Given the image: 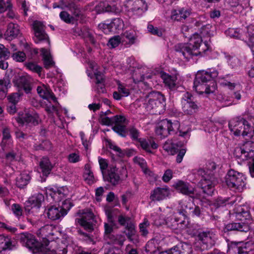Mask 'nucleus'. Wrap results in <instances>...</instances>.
<instances>
[{
	"mask_svg": "<svg viewBox=\"0 0 254 254\" xmlns=\"http://www.w3.org/2000/svg\"><path fill=\"white\" fill-rule=\"evenodd\" d=\"M202 42L201 37L197 34H194L191 37L189 43H180L176 46V51L179 56H183L189 60L193 56H197L203 53H205L210 47L208 43L204 42V47L201 49Z\"/></svg>",
	"mask_w": 254,
	"mask_h": 254,
	"instance_id": "1",
	"label": "nucleus"
},
{
	"mask_svg": "<svg viewBox=\"0 0 254 254\" xmlns=\"http://www.w3.org/2000/svg\"><path fill=\"white\" fill-rule=\"evenodd\" d=\"M218 74V71L214 69L213 71L209 69L197 72L193 82V88L196 92L199 94L213 93L216 89V84L213 79Z\"/></svg>",
	"mask_w": 254,
	"mask_h": 254,
	"instance_id": "2",
	"label": "nucleus"
},
{
	"mask_svg": "<svg viewBox=\"0 0 254 254\" xmlns=\"http://www.w3.org/2000/svg\"><path fill=\"white\" fill-rule=\"evenodd\" d=\"M216 168V165L214 162H209L206 164V170L199 169L197 171L198 175L201 177L199 185L203 191L208 195H212L214 187L217 183V181L212 173Z\"/></svg>",
	"mask_w": 254,
	"mask_h": 254,
	"instance_id": "3",
	"label": "nucleus"
},
{
	"mask_svg": "<svg viewBox=\"0 0 254 254\" xmlns=\"http://www.w3.org/2000/svg\"><path fill=\"white\" fill-rule=\"evenodd\" d=\"M229 127L236 136L242 135L249 138L254 134V129L251 124L243 116H238L229 122Z\"/></svg>",
	"mask_w": 254,
	"mask_h": 254,
	"instance_id": "4",
	"label": "nucleus"
},
{
	"mask_svg": "<svg viewBox=\"0 0 254 254\" xmlns=\"http://www.w3.org/2000/svg\"><path fill=\"white\" fill-rule=\"evenodd\" d=\"M236 217L241 222L237 223H230L225 225L224 231L229 232L237 231L242 232H247L250 230V226L247 223L243 221L248 220L250 218V213L248 211L243 210L241 206L238 207L236 211Z\"/></svg>",
	"mask_w": 254,
	"mask_h": 254,
	"instance_id": "5",
	"label": "nucleus"
},
{
	"mask_svg": "<svg viewBox=\"0 0 254 254\" xmlns=\"http://www.w3.org/2000/svg\"><path fill=\"white\" fill-rule=\"evenodd\" d=\"M227 186L235 191L241 192L246 188V178L242 174L234 170H229L225 176Z\"/></svg>",
	"mask_w": 254,
	"mask_h": 254,
	"instance_id": "6",
	"label": "nucleus"
},
{
	"mask_svg": "<svg viewBox=\"0 0 254 254\" xmlns=\"http://www.w3.org/2000/svg\"><path fill=\"white\" fill-rule=\"evenodd\" d=\"M165 98L160 92L151 94L144 106L146 110L152 114H160L165 106Z\"/></svg>",
	"mask_w": 254,
	"mask_h": 254,
	"instance_id": "7",
	"label": "nucleus"
},
{
	"mask_svg": "<svg viewBox=\"0 0 254 254\" xmlns=\"http://www.w3.org/2000/svg\"><path fill=\"white\" fill-rule=\"evenodd\" d=\"M180 127V123L177 121L172 122L171 120L164 119L157 125L155 133L157 136L161 139L167 137L169 135L174 134Z\"/></svg>",
	"mask_w": 254,
	"mask_h": 254,
	"instance_id": "8",
	"label": "nucleus"
},
{
	"mask_svg": "<svg viewBox=\"0 0 254 254\" xmlns=\"http://www.w3.org/2000/svg\"><path fill=\"white\" fill-rule=\"evenodd\" d=\"M126 121L123 116H114L111 118L106 116H101L100 122L102 125L110 126L114 125L112 127L113 130L122 137L126 136V127L124 125Z\"/></svg>",
	"mask_w": 254,
	"mask_h": 254,
	"instance_id": "9",
	"label": "nucleus"
},
{
	"mask_svg": "<svg viewBox=\"0 0 254 254\" xmlns=\"http://www.w3.org/2000/svg\"><path fill=\"white\" fill-rule=\"evenodd\" d=\"M37 91L40 96L46 99L49 104H46L45 110L49 114L58 112L57 105L59 103L54 94L45 86H38Z\"/></svg>",
	"mask_w": 254,
	"mask_h": 254,
	"instance_id": "10",
	"label": "nucleus"
},
{
	"mask_svg": "<svg viewBox=\"0 0 254 254\" xmlns=\"http://www.w3.org/2000/svg\"><path fill=\"white\" fill-rule=\"evenodd\" d=\"M197 238L202 250L212 248L217 239L215 232L212 230L209 229L199 231Z\"/></svg>",
	"mask_w": 254,
	"mask_h": 254,
	"instance_id": "11",
	"label": "nucleus"
},
{
	"mask_svg": "<svg viewBox=\"0 0 254 254\" xmlns=\"http://www.w3.org/2000/svg\"><path fill=\"white\" fill-rule=\"evenodd\" d=\"M79 216L75 220L76 223L83 227L85 230L92 231L95 224V216L91 210L86 209L80 210L77 213Z\"/></svg>",
	"mask_w": 254,
	"mask_h": 254,
	"instance_id": "12",
	"label": "nucleus"
},
{
	"mask_svg": "<svg viewBox=\"0 0 254 254\" xmlns=\"http://www.w3.org/2000/svg\"><path fill=\"white\" fill-rule=\"evenodd\" d=\"M19 241L21 244L32 251L33 253L42 252L44 246L37 241L35 237L29 233H21L19 236Z\"/></svg>",
	"mask_w": 254,
	"mask_h": 254,
	"instance_id": "13",
	"label": "nucleus"
},
{
	"mask_svg": "<svg viewBox=\"0 0 254 254\" xmlns=\"http://www.w3.org/2000/svg\"><path fill=\"white\" fill-rule=\"evenodd\" d=\"M181 103L183 111L185 114L192 115L196 113L199 109L198 104L194 101V98L188 92L183 94Z\"/></svg>",
	"mask_w": 254,
	"mask_h": 254,
	"instance_id": "14",
	"label": "nucleus"
},
{
	"mask_svg": "<svg viewBox=\"0 0 254 254\" xmlns=\"http://www.w3.org/2000/svg\"><path fill=\"white\" fill-rule=\"evenodd\" d=\"M34 30V40L36 44L46 43L50 47V42L48 35L45 32V26L43 24L39 21H35L33 23Z\"/></svg>",
	"mask_w": 254,
	"mask_h": 254,
	"instance_id": "15",
	"label": "nucleus"
},
{
	"mask_svg": "<svg viewBox=\"0 0 254 254\" xmlns=\"http://www.w3.org/2000/svg\"><path fill=\"white\" fill-rule=\"evenodd\" d=\"M15 119L16 122L21 125L26 124L36 126L40 121L39 116L36 112L30 111H25L22 114L19 113L18 116Z\"/></svg>",
	"mask_w": 254,
	"mask_h": 254,
	"instance_id": "16",
	"label": "nucleus"
},
{
	"mask_svg": "<svg viewBox=\"0 0 254 254\" xmlns=\"http://www.w3.org/2000/svg\"><path fill=\"white\" fill-rule=\"evenodd\" d=\"M126 6L135 14L140 15L147 10V5L144 0H127Z\"/></svg>",
	"mask_w": 254,
	"mask_h": 254,
	"instance_id": "17",
	"label": "nucleus"
},
{
	"mask_svg": "<svg viewBox=\"0 0 254 254\" xmlns=\"http://www.w3.org/2000/svg\"><path fill=\"white\" fill-rule=\"evenodd\" d=\"M94 10L98 13L102 12H110L115 14L119 13L121 9L115 2L111 1H101L97 4Z\"/></svg>",
	"mask_w": 254,
	"mask_h": 254,
	"instance_id": "18",
	"label": "nucleus"
},
{
	"mask_svg": "<svg viewBox=\"0 0 254 254\" xmlns=\"http://www.w3.org/2000/svg\"><path fill=\"white\" fill-rule=\"evenodd\" d=\"M67 212L64 208L52 206L47 209V214L48 217L52 220H56L64 217Z\"/></svg>",
	"mask_w": 254,
	"mask_h": 254,
	"instance_id": "19",
	"label": "nucleus"
},
{
	"mask_svg": "<svg viewBox=\"0 0 254 254\" xmlns=\"http://www.w3.org/2000/svg\"><path fill=\"white\" fill-rule=\"evenodd\" d=\"M173 187L177 191L184 194L190 195L194 193V188L188 182L178 181L174 184Z\"/></svg>",
	"mask_w": 254,
	"mask_h": 254,
	"instance_id": "20",
	"label": "nucleus"
},
{
	"mask_svg": "<svg viewBox=\"0 0 254 254\" xmlns=\"http://www.w3.org/2000/svg\"><path fill=\"white\" fill-rule=\"evenodd\" d=\"M170 194V190L168 188L158 187L151 193L150 198L152 201H160L164 199Z\"/></svg>",
	"mask_w": 254,
	"mask_h": 254,
	"instance_id": "21",
	"label": "nucleus"
},
{
	"mask_svg": "<svg viewBox=\"0 0 254 254\" xmlns=\"http://www.w3.org/2000/svg\"><path fill=\"white\" fill-rule=\"evenodd\" d=\"M124 232L130 242L135 244L139 243V236L136 233L135 224L133 222L128 223L125 227Z\"/></svg>",
	"mask_w": 254,
	"mask_h": 254,
	"instance_id": "22",
	"label": "nucleus"
},
{
	"mask_svg": "<svg viewBox=\"0 0 254 254\" xmlns=\"http://www.w3.org/2000/svg\"><path fill=\"white\" fill-rule=\"evenodd\" d=\"M103 177L106 181L114 186L118 185L121 180L118 169L115 167H111L108 171L107 175L103 174Z\"/></svg>",
	"mask_w": 254,
	"mask_h": 254,
	"instance_id": "23",
	"label": "nucleus"
},
{
	"mask_svg": "<svg viewBox=\"0 0 254 254\" xmlns=\"http://www.w3.org/2000/svg\"><path fill=\"white\" fill-rule=\"evenodd\" d=\"M190 9L185 8H181L172 11L171 19L174 21H182L185 20L190 14Z\"/></svg>",
	"mask_w": 254,
	"mask_h": 254,
	"instance_id": "24",
	"label": "nucleus"
},
{
	"mask_svg": "<svg viewBox=\"0 0 254 254\" xmlns=\"http://www.w3.org/2000/svg\"><path fill=\"white\" fill-rule=\"evenodd\" d=\"M44 200V196L42 193H37L32 195L30 196L27 202L31 206V212H33L32 210L34 208L36 209H39L41 207L42 203Z\"/></svg>",
	"mask_w": 254,
	"mask_h": 254,
	"instance_id": "25",
	"label": "nucleus"
},
{
	"mask_svg": "<svg viewBox=\"0 0 254 254\" xmlns=\"http://www.w3.org/2000/svg\"><path fill=\"white\" fill-rule=\"evenodd\" d=\"M41 55L43 57L44 67L46 68H49L53 66L55 64L53 61L49 49L45 48H42L40 49Z\"/></svg>",
	"mask_w": 254,
	"mask_h": 254,
	"instance_id": "26",
	"label": "nucleus"
},
{
	"mask_svg": "<svg viewBox=\"0 0 254 254\" xmlns=\"http://www.w3.org/2000/svg\"><path fill=\"white\" fill-rule=\"evenodd\" d=\"M19 33V29L17 24L10 23L8 25L5 36L7 40H11L16 38Z\"/></svg>",
	"mask_w": 254,
	"mask_h": 254,
	"instance_id": "27",
	"label": "nucleus"
},
{
	"mask_svg": "<svg viewBox=\"0 0 254 254\" xmlns=\"http://www.w3.org/2000/svg\"><path fill=\"white\" fill-rule=\"evenodd\" d=\"M141 148L147 152L152 153L151 148L157 149L158 145L152 139H145L140 138L138 140Z\"/></svg>",
	"mask_w": 254,
	"mask_h": 254,
	"instance_id": "28",
	"label": "nucleus"
},
{
	"mask_svg": "<svg viewBox=\"0 0 254 254\" xmlns=\"http://www.w3.org/2000/svg\"><path fill=\"white\" fill-rule=\"evenodd\" d=\"M160 76L165 85L170 89H173L175 87L177 80L176 76H171L164 72H161Z\"/></svg>",
	"mask_w": 254,
	"mask_h": 254,
	"instance_id": "29",
	"label": "nucleus"
},
{
	"mask_svg": "<svg viewBox=\"0 0 254 254\" xmlns=\"http://www.w3.org/2000/svg\"><path fill=\"white\" fill-rule=\"evenodd\" d=\"M31 180L29 174L26 172L21 173L16 179V185L19 188L27 186Z\"/></svg>",
	"mask_w": 254,
	"mask_h": 254,
	"instance_id": "30",
	"label": "nucleus"
},
{
	"mask_svg": "<svg viewBox=\"0 0 254 254\" xmlns=\"http://www.w3.org/2000/svg\"><path fill=\"white\" fill-rule=\"evenodd\" d=\"M2 143L10 147L13 144V139L10 134V129L9 127H5L2 129Z\"/></svg>",
	"mask_w": 254,
	"mask_h": 254,
	"instance_id": "31",
	"label": "nucleus"
},
{
	"mask_svg": "<svg viewBox=\"0 0 254 254\" xmlns=\"http://www.w3.org/2000/svg\"><path fill=\"white\" fill-rule=\"evenodd\" d=\"M84 181L89 185H92L95 182L93 173L91 170L90 165L86 164L84 166V172L83 175Z\"/></svg>",
	"mask_w": 254,
	"mask_h": 254,
	"instance_id": "32",
	"label": "nucleus"
},
{
	"mask_svg": "<svg viewBox=\"0 0 254 254\" xmlns=\"http://www.w3.org/2000/svg\"><path fill=\"white\" fill-rule=\"evenodd\" d=\"M39 165L44 175L47 176L50 173L52 166L48 158L43 157L40 161Z\"/></svg>",
	"mask_w": 254,
	"mask_h": 254,
	"instance_id": "33",
	"label": "nucleus"
},
{
	"mask_svg": "<svg viewBox=\"0 0 254 254\" xmlns=\"http://www.w3.org/2000/svg\"><path fill=\"white\" fill-rule=\"evenodd\" d=\"M178 145L172 139H168L163 144V148L165 151L171 155L176 153Z\"/></svg>",
	"mask_w": 254,
	"mask_h": 254,
	"instance_id": "34",
	"label": "nucleus"
},
{
	"mask_svg": "<svg viewBox=\"0 0 254 254\" xmlns=\"http://www.w3.org/2000/svg\"><path fill=\"white\" fill-rule=\"evenodd\" d=\"M242 242H232L228 246V254H242Z\"/></svg>",
	"mask_w": 254,
	"mask_h": 254,
	"instance_id": "35",
	"label": "nucleus"
},
{
	"mask_svg": "<svg viewBox=\"0 0 254 254\" xmlns=\"http://www.w3.org/2000/svg\"><path fill=\"white\" fill-rule=\"evenodd\" d=\"M246 157L251 158L254 156V142L249 141L243 144Z\"/></svg>",
	"mask_w": 254,
	"mask_h": 254,
	"instance_id": "36",
	"label": "nucleus"
},
{
	"mask_svg": "<svg viewBox=\"0 0 254 254\" xmlns=\"http://www.w3.org/2000/svg\"><path fill=\"white\" fill-rule=\"evenodd\" d=\"M237 199L235 196L226 198H219L216 201V204L218 207L224 206L228 204L232 205L236 203Z\"/></svg>",
	"mask_w": 254,
	"mask_h": 254,
	"instance_id": "37",
	"label": "nucleus"
},
{
	"mask_svg": "<svg viewBox=\"0 0 254 254\" xmlns=\"http://www.w3.org/2000/svg\"><path fill=\"white\" fill-rule=\"evenodd\" d=\"M95 65L96 64L93 62L90 63L89 64L90 67L92 69L94 74L95 76L96 80V83L105 82V77L104 74L102 72L97 70L96 69H95Z\"/></svg>",
	"mask_w": 254,
	"mask_h": 254,
	"instance_id": "38",
	"label": "nucleus"
},
{
	"mask_svg": "<svg viewBox=\"0 0 254 254\" xmlns=\"http://www.w3.org/2000/svg\"><path fill=\"white\" fill-rule=\"evenodd\" d=\"M226 2L228 6L233 8L232 10L235 12L241 11L243 9L242 5V0H226Z\"/></svg>",
	"mask_w": 254,
	"mask_h": 254,
	"instance_id": "39",
	"label": "nucleus"
},
{
	"mask_svg": "<svg viewBox=\"0 0 254 254\" xmlns=\"http://www.w3.org/2000/svg\"><path fill=\"white\" fill-rule=\"evenodd\" d=\"M65 191H66V190H65L64 189L61 188L57 191L54 192L52 195L54 201L56 202H58L64 199L66 196Z\"/></svg>",
	"mask_w": 254,
	"mask_h": 254,
	"instance_id": "40",
	"label": "nucleus"
},
{
	"mask_svg": "<svg viewBox=\"0 0 254 254\" xmlns=\"http://www.w3.org/2000/svg\"><path fill=\"white\" fill-rule=\"evenodd\" d=\"M51 246H57L56 248L52 250H51L50 248L48 249L50 251L53 252L55 254H66L67 252L66 248V246L64 244L61 243V244H59L57 245L55 242H53Z\"/></svg>",
	"mask_w": 254,
	"mask_h": 254,
	"instance_id": "41",
	"label": "nucleus"
},
{
	"mask_svg": "<svg viewBox=\"0 0 254 254\" xmlns=\"http://www.w3.org/2000/svg\"><path fill=\"white\" fill-rule=\"evenodd\" d=\"M188 252L185 251L182 245H178L173 248L163 252L161 254H188Z\"/></svg>",
	"mask_w": 254,
	"mask_h": 254,
	"instance_id": "42",
	"label": "nucleus"
},
{
	"mask_svg": "<svg viewBox=\"0 0 254 254\" xmlns=\"http://www.w3.org/2000/svg\"><path fill=\"white\" fill-rule=\"evenodd\" d=\"M53 228L52 226L46 225L39 229V234L41 235V237L43 238H46L50 236H53L54 235L52 232Z\"/></svg>",
	"mask_w": 254,
	"mask_h": 254,
	"instance_id": "43",
	"label": "nucleus"
},
{
	"mask_svg": "<svg viewBox=\"0 0 254 254\" xmlns=\"http://www.w3.org/2000/svg\"><path fill=\"white\" fill-rule=\"evenodd\" d=\"M136 32L132 30L126 31L122 35V39L124 40L125 38H126L128 41L129 44H134L136 39Z\"/></svg>",
	"mask_w": 254,
	"mask_h": 254,
	"instance_id": "44",
	"label": "nucleus"
},
{
	"mask_svg": "<svg viewBox=\"0 0 254 254\" xmlns=\"http://www.w3.org/2000/svg\"><path fill=\"white\" fill-rule=\"evenodd\" d=\"M242 254H254V243L247 242H242Z\"/></svg>",
	"mask_w": 254,
	"mask_h": 254,
	"instance_id": "45",
	"label": "nucleus"
},
{
	"mask_svg": "<svg viewBox=\"0 0 254 254\" xmlns=\"http://www.w3.org/2000/svg\"><path fill=\"white\" fill-rule=\"evenodd\" d=\"M110 24L112 27V30L113 33L116 32L117 30L122 29L124 26L123 21L119 18L114 19Z\"/></svg>",
	"mask_w": 254,
	"mask_h": 254,
	"instance_id": "46",
	"label": "nucleus"
},
{
	"mask_svg": "<svg viewBox=\"0 0 254 254\" xmlns=\"http://www.w3.org/2000/svg\"><path fill=\"white\" fill-rule=\"evenodd\" d=\"M11 243L7 237L0 235V251L10 249Z\"/></svg>",
	"mask_w": 254,
	"mask_h": 254,
	"instance_id": "47",
	"label": "nucleus"
},
{
	"mask_svg": "<svg viewBox=\"0 0 254 254\" xmlns=\"http://www.w3.org/2000/svg\"><path fill=\"white\" fill-rule=\"evenodd\" d=\"M242 32L240 29L229 28L226 31L225 34L230 37L242 39L243 38Z\"/></svg>",
	"mask_w": 254,
	"mask_h": 254,
	"instance_id": "48",
	"label": "nucleus"
},
{
	"mask_svg": "<svg viewBox=\"0 0 254 254\" xmlns=\"http://www.w3.org/2000/svg\"><path fill=\"white\" fill-rule=\"evenodd\" d=\"M134 161L142 168V170L144 173L147 174L149 172V170L147 167L146 162L144 159L136 157L134 158Z\"/></svg>",
	"mask_w": 254,
	"mask_h": 254,
	"instance_id": "49",
	"label": "nucleus"
},
{
	"mask_svg": "<svg viewBox=\"0 0 254 254\" xmlns=\"http://www.w3.org/2000/svg\"><path fill=\"white\" fill-rule=\"evenodd\" d=\"M188 209L190 211L191 210L190 207H189L188 203L186 201H181L179 202V206L178 208V211L179 214L183 216H185L186 213H188Z\"/></svg>",
	"mask_w": 254,
	"mask_h": 254,
	"instance_id": "50",
	"label": "nucleus"
},
{
	"mask_svg": "<svg viewBox=\"0 0 254 254\" xmlns=\"http://www.w3.org/2000/svg\"><path fill=\"white\" fill-rule=\"evenodd\" d=\"M149 222L146 218L144 219L143 222L139 225L140 232L143 236H146L148 233V227L149 226Z\"/></svg>",
	"mask_w": 254,
	"mask_h": 254,
	"instance_id": "51",
	"label": "nucleus"
},
{
	"mask_svg": "<svg viewBox=\"0 0 254 254\" xmlns=\"http://www.w3.org/2000/svg\"><path fill=\"white\" fill-rule=\"evenodd\" d=\"M127 131L129 133V134L133 140H138L140 138L139 137V131L134 127H130L127 129Z\"/></svg>",
	"mask_w": 254,
	"mask_h": 254,
	"instance_id": "52",
	"label": "nucleus"
},
{
	"mask_svg": "<svg viewBox=\"0 0 254 254\" xmlns=\"http://www.w3.org/2000/svg\"><path fill=\"white\" fill-rule=\"evenodd\" d=\"M10 52L3 44H0V59L6 60L10 57Z\"/></svg>",
	"mask_w": 254,
	"mask_h": 254,
	"instance_id": "53",
	"label": "nucleus"
},
{
	"mask_svg": "<svg viewBox=\"0 0 254 254\" xmlns=\"http://www.w3.org/2000/svg\"><path fill=\"white\" fill-rule=\"evenodd\" d=\"M25 66L29 70L39 74L42 71V67L37 65L36 63L33 62L25 64Z\"/></svg>",
	"mask_w": 254,
	"mask_h": 254,
	"instance_id": "54",
	"label": "nucleus"
},
{
	"mask_svg": "<svg viewBox=\"0 0 254 254\" xmlns=\"http://www.w3.org/2000/svg\"><path fill=\"white\" fill-rule=\"evenodd\" d=\"M11 57L13 60L17 62H23L26 60L25 54L21 51L14 53Z\"/></svg>",
	"mask_w": 254,
	"mask_h": 254,
	"instance_id": "55",
	"label": "nucleus"
},
{
	"mask_svg": "<svg viewBox=\"0 0 254 254\" xmlns=\"http://www.w3.org/2000/svg\"><path fill=\"white\" fill-rule=\"evenodd\" d=\"M61 19L67 23H70L73 22L74 18L66 11H63L60 14Z\"/></svg>",
	"mask_w": 254,
	"mask_h": 254,
	"instance_id": "56",
	"label": "nucleus"
},
{
	"mask_svg": "<svg viewBox=\"0 0 254 254\" xmlns=\"http://www.w3.org/2000/svg\"><path fill=\"white\" fill-rule=\"evenodd\" d=\"M99 28L102 30L105 34H109L112 32V26L110 22L109 23H102L98 25Z\"/></svg>",
	"mask_w": 254,
	"mask_h": 254,
	"instance_id": "57",
	"label": "nucleus"
},
{
	"mask_svg": "<svg viewBox=\"0 0 254 254\" xmlns=\"http://www.w3.org/2000/svg\"><path fill=\"white\" fill-rule=\"evenodd\" d=\"M148 31L152 34L160 37L162 35V30L157 27H154L152 24H148L147 26Z\"/></svg>",
	"mask_w": 254,
	"mask_h": 254,
	"instance_id": "58",
	"label": "nucleus"
},
{
	"mask_svg": "<svg viewBox=\"0 0 254 254\" xmlns=\"http://www.w3.org/2000/svg\"><path fill=\"white\" fill-rule=\"evenodd\" d=\"M11 7L12 4L9 0H7L5 1L3 0H0V13Z\"/></svg>",
	"mask_w": 254,
	"mask_h": 254,
	"instance_id": "59",
	"label": "nucleus"
},
{
	"mask_svg": "<svg viewBox=\"0 0 254 254\" xmlns=\"http://www.w3.org/2000/svg\"><path fill=\"white\" fill-rule=\"evenodd\" d=\"M122 38L120 36H115L111 38L108 42V46L111 48L117 47L121 42Z\"/></svg>",
	"mask_w": 254,
	"mask_h": 254,
	"instance_id": "60",
	"label": "nucleus"
},
{
	"mask_svg": "<svg viewBox=\"0 0 254 254\" xmlns=\"http://www.w3.org/2000/svg\"><path fill=\"white\" fill-rule=\"evenodd\" d=\"M212 26L210 24H206L201 27L200 28V34L202 36H210L211 35Z\"/></svg>",
	"mask_w": 254,
	"mask_h": 254,
	"instance_id": "61",
	"label": "nucleus"
},
{
	"mask_svg": "<svg viewBox=\"0 0 254 254\" xmlns=\"http://www.w3.org/2000/svg\"><path fill=\"white\" fill-rule=\"evenodd\" d=\"M118 221L121 225L125 227L127 225L128 223L132 222L129 217H125L122 215L118 216Z\"/></svg>",
	"mask_w": 254,
	"mask_h": 254,
	"instance_id": "62",
	"label": "nucleus"
},
{
	"mask_svg": "<svg viewBox=\"0 0 254 254\" xmlns=\"http://www.w3.org/2000/svg\"><path fill=\"white\" fill-rule=\"evenodd\" d=\"M109 147L110 149L116 152L118 155L121 157H124L126 154V152L125 150H122L119 147L114 144L110 143L109 144Z\"/></svg>",
	"mask_w": 254,
	"mask_h": 254,
	"instance_id": "63",
	"label": "nucleus"
},
{
	"mask_svg": "<svg viewBox=\"0 0 254 254\" xmlns=\"http://www.w3.org/2000/svg\"><path fill=\"white\" fill-rule=\"evenodd\" d=\"M68 160L70 163H76L80 161V156L78 153H71L68 156Z\"/></svg>",
	"mask_w": 254,
	"mask_h": 254,
	"instance_id": "64",
	"label": "nucleus"
}]
</instances>
